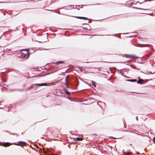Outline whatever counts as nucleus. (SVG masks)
I'll return each mask as SVG.
<instances>
[{
    "instance_id": "nucleus-1",
    "label": "nucleus",
    "mask_w": 155,
    "mask_h": 155,
    "mask_svg": "<svg viewBox=\"0 0 155 155\" xmlns=\"http://www.w3.org/2000/svg\"><path fill=\"white\" fill-rule=\"evenodd\" d=\"M49 84H47V83H42L40 84H35L34 86H36L37 87H38L40 86H48Z\"/></svg>"
},
{
    "instance_id": "nucleus-2",
    "label": "nucleus",
    "mask_w": 155,
    "mask_h": 155,
    "mask_svg": "<svg viewBox=\"0 0 155 155\" xmlns=\"http://www.w3.org/2000/svg\"><path fill=\"white\" fill-rule=\"evenodd\" d=\"M26 144V142L23 141H20L18 142V143L16 144V145L21 146L22 147H23L25 146Z\"/></svg>"
},
{
    "instance_id": "nucleus-3",
    "label": "nucleus",
    "mask_w": 155,
    "mask_h": 155,
    "mask_svg": "<svg viewBox=\"0 0 155 155\" xmlns=\"http://www.w3.org/2000/svg\"><path fill=\"white\" fill-rule=\"evenodd\" d=\"M12 145L11 143L9 142H5L3 143L2 146L3 147H8Z\"/></svg>"
},
{
    "instance_id": "nucleus-4",
    "label": "nucleus",
    "mask_w": 155,
    "mask_h": 155,
    "mask_svg": "<svg viewBox=\"0 0 155 155\" xmlns=\"http://www.w3.org/2000/svg\"><path fill=\"white\" fill-rule=\"evenodd\" d=\"M125 57L127 58H135L136 57L134 56H133L130 55L125 54Z\"/></svg>"
},
{
    "instance_id": "nucleus-5",
    "label": "nucleus",
    "mask_w": 155,
    "mask_h": 155,
    "mask_svg": "<svg viewBox=\"0 0 155 155\" xmlns=\"http://www.w3.org/2000/svg\"><path fill=\"white\" fill-rule=\"evenodd\" d=\"M76 18H79L80 19H82L84 20H87V18L85 17H80V16H76L75 17Z\"/></svg>"
},
{
    "instance_id": "nucleus-6",
    "label": "nucleus",
    "mask_w": 155,
    "mask_h": 155,
    "mask_svg": "<svg viewBox=\"0 0 155 155\" xmlns=\"http://www.w3.org/2000/svg\"><path fill=\"white\" fill-rule=\"evenodd\" d=\"M29 55L28 53H27L26 54H24L23 56V57L25 58H27L29 57Z\"/></svg>"
},
{
    "instance_id": "nucleus-7",
    "label": "nucleus",
    "mask_w": 155,
    "mask_h": 155,
    "mask_svg": "<svg viewBox=\"0 0 155 155\" xmlns=\"http://www.w3.org/2000/svg\"><path fill=\"white\" fill-rule=\"evenodd\" d=\"M143 80L142 79H140L137 81V83L141 84L143 82Z\"/></svg>"
},
{
    "instance_id": "nucleus-8",
    "label": "nucleus",
    "mask_w": 155,
    "mask_h": 155,
    "mask_svg": "<svg viewBox=\"0 0 155 155\" xmlns=\"http://www.w3.org/2000/svg\"><path fill=\"white\" fill-rule=\"evenodd\" d=\"M92 85L94 86V87H96V83L94 81H92Z\"/></svg>"
},
{
    "instance_id": "nucleus-9",
    "label": "nucleus",
    "mask_w": 155,
    "mask_h": 155,
    "mask_svg": "<svg viewBox=\"0 0 155 155\" xmlns=\"http://www.w3.org/2000/svg\"><path fill=\"white\" fill-rule=\"evenodd\" d=\"M62 63H64V62L63 61H58L56 63V64H62Z\"/></svg>"
},
{
    "instance_id": "nucleus-10",
    "label": "nucleus",
    "mask_w": 155,
    "mask_h": 155,
    "mask_svg": "<svg viewBox=\"0 0 155 155\" xmlns=\"http://www.w3.org/2000/svg\"><path fill=\"white\" fill-rule=\"evenodd\" d=\"M76 139L78 141H81L83 140V139L80 137H77L76 138Z\"/></svg>"
},
{
    "instance_id": "nucleus-11",
    "label": "nucleus",
    "mask_w": 155,
    "mask_h": 155,
    "mask_svg": "<svg viewBox=\"0 0 155 155\" xmlns=\"http://www.w3.org/2000/svg\"><path fill=\"white\" fill-rule=\"evenodd\" d=\"M127 81H131V82H136L137 81V79H133V80H127Z\"/></svg>"
},
{
    "instance_id": "nucleus-12",
    "label": "nucleus",
    "mask_w": 155,
    "mask_h": 155,
    "mask_svg": "<svg viewBox=\"0 0 155 155\" xmlns=\"http://www.w3.org/2000/svg\"><path fill=\"white\" fill-rule=\"evenodd\" d=\"M33 86H30L28 88H27L26 90H29L30 89H31V88H33Z\"/></svg>"
},
{
    "instance_id": "nucleus-13",
    "label": "nucleus",
    "mask_w": 155,
    "mask_h": 155,
    "mask_svg": "<svg viewBox=\"0 0 155 155\" xmlns=\"http://www.w3.org/2000/svg\"><path fill=\"white\" fill-rule=\"evenodd\" d=\"M66 93L68 95H70V93L67 90L66 91Z\"/></svg>"
},
{
    "instance_id": "nucleus-14",
    "label": "nucleus",
    "mask_w": 155,
    "mask_h": 155,
    "mask_svg": "<svg viewBox=\"0 0 155 155\" xmlns=\"http://www.w3.org/2000/svg\"><path fill=\"white\" fill-rule=\"evenodd\" d=\"M153 143L155 144V136L153 138Z\"/></svg>"
},
{
    "instance_id": "nucleus-15",
    "label": "nucleus",
    "mask_w": 155,
    "mask_h": 155,
    "mask_svg": "<svg viewBox=\"0 0 155 155\" xmlns=\"http://www.w3.org/2000/svg\"><path fill=\"white\" fill-rule=\"evenodd\" d=\"M65 85H66L67 87L68 88H69V86H68V84H67V83H66Z\"/></svg>"
},
{
    "instance_id": "nucleus-16",
    "label": "nucleus",
    "mask_w": 155,
    "mask_h": 155,
    "mask_svg": "<svg viewBox=\"0 0 155 155\" xmlns=\"http://www.w3.org/2000/svg\"><path fill=\"white\" fill-rule=\"evenodd\" d=\"M137 9H142L144 10H148V9H143L141 8H137Z\"/></svg>"
},
{
    "instance_id": "nucleus-17",
    "label": "nucleus",
    "mask_w": 155,
    "mask_h": 155,
    "mask_svg": "<svg viewBox=\"0 0 155 155\" xmlns=\"http://www.w3.org/2000/svg\"><path fill=\"white\" fill-rule=\"evenodd\" d=\"M69 77V76L68 75L66 77L65 79H68Z\"/></svg>"
},
{
    "instance_id": "nucleus-18",
    "label": "nucleus",
    "mask_w": 155,
    "mask_h": 155,
    "mask_svg": "<svg viewBox=\"0 0 155 155\" xmlns=\"http://www.w3.org/2000/svg\"><path fill=\"white\" fill-rule=\"evenodd\" d=\"M67 79H65V81H66V83H67Z\"/></svg>"
},
{
    "instance_id": "nucleus-19",
    "label": "nucleus",
    "mask_w": 155,
    "mask_h": 155,
    "mask_svg": "<svg viewBox=\"0 0 155 155\" xmlns=\"http://www.w3.org/2000/svg\"><path fill=\"white\" fill-rule=\"evenodd\" d=\"M7 50H8V51H11V50L7 49Z\"/></svg>"
},
{
    "instance_id": "nucleus-20",
    "label": "nucleus",
    "mask_w": 155,
    "mask_h": 155,
    "mask_svg": "<svg viewBox=\"0 0 155 155\" xmlns=\"http://www.w3.org/2000/svg\"><path fill=\"white\" fill-rule=\"evenodd\" d=\"M130 154L129 153H128L127 155H129Z\"/></svg>"
},
{
    "instance_id": "nucleus-21",
    "label": "nucleus",
    "mask_w": 155,
    "mask_h": 155,
    "mask_svg": "<svg viewBox=\"0 0 155 155\" xmlns=\"http://www.w3.org/2000/svg\"><path fill=\"white\" fill-rule=\"evenodd\" d=\"M137 120H138V117H137Z\"/></svg>"
},
{
    "instance_id": "nucleus-22",
    "label": "nucleus",
    "mask_w": 155,
    "mask_h": 155,
    "mask_svg": "<svg viewBox=\"0 0 155 155\" xmlns=\"http://www.w3.org/2000/svg\"><path fill=\"white\" fill-rule=\"evenodd\" d=\"M125 128H126V126L125 127Z\"/></svg>"
},
{
    "instance_id": "nucleus-23",
    "label": "nucleus",
    "mask_w": 155,
    "mask_h": 155,
    "mask_svg": "<svg viewBox=\"0 0 155 155\" xmlns=\"http://www.w3.org/2000/svg\"><path fill=\"white\" fill-rule=\"evenodd\" d=\"M0 3H1V2H0Z\"/></svg>"
}]
</instances>
